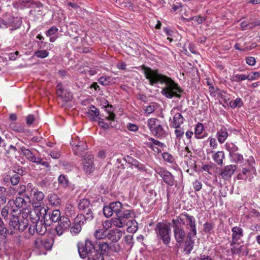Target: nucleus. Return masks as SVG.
I'll use <instances>...</instances> for the list:
<instances>
[{
	"label": "nucleus",
	"instance_id": "nucleus-28",
	"mask_svg": "<svg viewBox=\"0 0 260 260\" xmlns=\"http://www.w3.org/2000/svg\"><path fill=\"white\" fill-rule=\"evenodd\" d=\"M247 164L249 166V167L246 168H244L242 169V173L244 175H246L247 173L250 172L251 173H255L256 170L254 166V165L255 164V161L252 157H250L247 159Z\"/></svg>",
	"mask_w": 260,
	"mask_h": 260
},
{
	"label": "nucleus",
	"instance_id": "nucleus-59",
	"mask_svg": "<svg viewBox=\"0 0 260 260\" xmlns=\"http://www.w3.org/2000/svg\"><path fill=\"white\" fill-rule=\"evenodd\" d=\"M103 213L105 217H110L113 215V212L109 205L104 206L103 208Z\"/></svg>",
	"mask_w": 260,
	"mask_h": 260
},
{
	"label": "nucleus",
	"instance_id": "nucleus-2",
	"mask_svg": "<svg viewBox=\"0 0 260 260\" xmlns=\"http://www.w3.org/2000/svg\"><path fill=\"white\" fill-rule=\"evenodd\" d=\"M78 249L80 256L82 258L88 257L89 260H104V257L99 251L92 241L86 240L85 243H79Z\"/></svg>",
	"mask_w": 260,
	"mask_h": 260
},
{
	"label": "nucleus",
	"instance_id": "nucleus-10",
	"mask_svg": "<svg viewBox=\"0 0 260 260\" xmlns=\"http://www.w3.org/2000/svg\"><path fill=\"white\" fill-rule=\"evenodd\" d=\"M44 194L41 191L38 190H34L29 196V203L31 204L32 207L36 208H43L42 205L44 199Z\"/></svg>",
	"mask_w": 260,
	"mask_h": 260
},
{
	"label": "nucleus",
	"instance_id": "nucleus-19",
	"mask_svg": "<svg viewBox=\"0 0 260 260\" xmlns=\"http://www.w3.org/2000/svg\"><path fill=\"white\" fill-rule=\"evenodd\" d=\"M237 169L236 166L230 165L225 166L220 173L222 178L228 180L230 179Z\"/></svg>",
	"mask_w": 260,
	"mask_h": 260
},
{
	"label": "nucleus",
	"instance_id": "nucleus-24",
	"mask_svg": "<svg viewBox=\"0 0 260 260\" xmlns=\"http://www.w3.org/2000/svg\"><path fill=\"white\" fill-rule=\"evenodd\" d=\"M93 217V213H90V212L86 213V214L81 213L77 216L75 219V221L76 223H78L81 225L84 224V222L86 220H91L92 219Z\"/></svg>",
	"mask_w": 260,
	"mask_h": 260
},
{
	"label": "nucleus",
	"instance_id": "nucleus-13",
	"mask_svg": "<svg viewBox=\"0 0 260 260\" xmlns=\"http://www.w3.org/2000/svg\"><path fill=\"white\" fill-rule=\"evenodd\" d=\"M71 222L70 219L65 216H62V218L58 221L57 225L55 228L56 234L60 236L67 231L71 226Z\"/></svg>",
	"mask_w": 260,
	"mask_h": 260
},
{
	"label": "nucleus",
	"instance_id": "nucleus-37",
	"mask_svg": "<svg viewBox=\"0 0 260 260\" xmlns=\"http://www.w3.org/2000/svg\"><path fill=\"white\" fill-rule=\"evenodd\" d=\"M87 114L91 119L94 120L98 117L99 115H100V112L99 110L96 108L95 106L93 105H91L89 107Z\"/></svg>",
	"mask_w": 260,
	"mask_h": 260
},
{
	"label": "nucleus",
	"instance_id": "nucleus-47",
	"mask_svg": "<svg viewBox=\"0 0 260 260\" xmlns=\"http://www.w3.org/2000/svg\"><path fill=\"white\" fill-rule=\"evenodd\" d=\"M10 128L18 133H23L25 132V128L21 124L16 123H11L10 124Z\"/></svg>",
	"mask_w": 260,
	"mask_h": 260
},
{
	"label": "nucleus",
	"instance_id": "nucleus-9",
	"mask_svg": "<svg viewBox=\"0 0 260 260\" xmlns=\"http://www.w3.org/2000/svg\"><path fill=\"white\" fill-rule=\"evenodd\" d=\"M53 244L52 237L38 238L34 242V247L40 250H50Z\"/></svg>",
	"mask_w": 260,
	"mask_h": 260
},
{
	"label": "nucleus",
	"instance_id": "nucleus-48",
	"mask_svg": "<svg viewBox=\"0 0 260 260\" xmlns=\"http://www.w3.org/2000/svg\"><path fill=\"white\" fill-rule=\"evenodd\" d=\"M35 44L37 45V50H48V46H50V44L47 42L44 41H35Z\"/></svg>",
	"mask_w": 260,
	"mask_h": 260
},
{
	"label": "nucleus",
	"instance_id": "nucleus-61",
	"mask_svg": "<svg viewBox=\"0 0 260 260\" xmlns=\"http://www.w3.org/2000/svg\"><path fill=\"white\" fill-rule=\"evenodd\" d=\"M174 132L176 137L178 140H180L181 139L184 134L183 129L180 127L179 128H176Z\"/></svg>",
	"mask_w": 260,
	"mask_h": 260
},
{
	"label": "nucleus",
	"instance_id": "nucleus-21",
	"mask_svg": "<svg viewBox=\"0 0 260 260\" xmlns=\"http://www.w3.org/2000/svg\"><path fill=\"white\" fill-rule=\"evenodd\" d=\"M91 205L90 201L87 199L81 200L78 204L79 209L82 212L86 214V213H92L91 209Z\"/></svg>",
	"mask_w": 260,
	"mask_h": 260
},
{
	"label": "nucleus",
	"instance_id": "nucleus-41",
	"mask_svg": "<svg viewBox=\"0 0 260 260\" xmlns=\"http://www.w3.org/2000/svg\"><path fill=\"white\" fill-rule=\"evenodd\" d=\"M19 196L23 197L26 199V200L29 201V195L26 193V187L25 185H21L19 186V188L17 190Z\"/></svg>",
	"mask_w": 260,
	"mask_h": 260
},
{
	"label": "nucleus",
	"instance_id": "nucleus-46",
	"mask_svg": "<svg viewBox=\"0 0 260 260\" xmlns=\"http://www.w3.org/2000/svg\"><path fill=\"white\" fill-rule=\"evenodd\" d=\"M229 104L231 108L235 109L237 107H241L243 105V102L241 98H237L235 100L231 101Z\"/></svg>",
	"mask_w": 260,
	"mask_h": 260
},
{
	"label": "nucleus",
	"instance_id": "nucleus-18",
	"mask_svg": "<svg viewBox=\"0 0 260 260\" xmlns=\"http://www.w3.org/2000/svg\"><path fill=\"white\" fill-rule=\"evenodd\" d=\"M74 153L77 155H82V152L87 149V145L83 141H78L77 142L72 141L71 142Z\"/></svg>",
	"mask_w": 260,
	"mask_h": 260
},
{
	"label": "nucleus",
	"instance_id": "nucleus-23",
	"mask_svg": "<svg viewBox=\"0 0 260 260\" xmlns=\"http://www.w3.org/2000/svg\"><path fill=\"white\" fill-rule=\"evenodd\" d=\"M47 221L44 220V219H41L35 224L36 232L39 235H43L46 232L47 226L50 225V223L46 222Z\"/></svg>",
	"mask_w": 260,
	"mask_h": 260
},
{
	"label": "nucleus",
	"instance_id": "nucleus-14",
	"mask_svg": "<svg viewBox=\"0 0 260 260\" xmlns=\"http://www.w3.org/2000/svg\"><path fill=\"white\" fill-rule=\"evenodd\" d=\"M179 222L174 221V226L172 225L173 228V233L175 239L177 243H182L184 241L186 233L182 226H178Z\"/></svg>",
	"mask_w": 260,
	"mask_h": 260
},
{
	"label": "nucleus",
	"instance_id": "nucleus-20",
	"mask_svg": "<svg viewBox=\"0 0 260 260\" xmlns=\"http://www.w3.org/2000/svg\"><path fill=\"white\" fill-rule=\"evenodd\" d=\"M232 242L231 244L232 246L236 244L238 241L243 236V230L239 226H234L232 229Z\"/></svg>",
	"mask_w": 260,
	"mask_h": 260
},
{
	"label": "nucleus",
	"instance_id": "nucleus-22",
	"mask_svg": "<svg viewBox=\"0 0 260 260\" xmlns=\"http://www.w3.org/2000/svg\"><path fill=\"white\" fill-rule=\"evenodd\" d=\"M13 203L15 205L16 208L26 210V208L27 206H28V204L30 203L29 201L25 198L19 196L16 198L15 200L13 201Z\"/></svg>",
	"mask_w": 260,
	"mask_h": 260
},
{
	"label": "nucleus",
	"instance_id": "nucleus-56",
	"mask_svg": "<svg viewBox=\"0 0 260 260\" xmlns=\"http://www.w3.org/2000/svg\"><path fill=\"white\" fill-rule=\"evenodd\" d=\"M10 256L5 253L3 245L0 243V259L10 260Z\"/></svg>",
	"mask_w": 260,
	"mask_h": 260
},
{
	"label": "nucleus",
	"instance_id": "nucleus-25",
	"mask_svg": "<svg viewBox=\"0 0 260 260\" xmlns=\"http://www.w3.org/2000/svg\"><path fill=\"white\" fill-rule=\"evenodd\" d=\"M123 232L117 229L110 230L108 232V238L112 242H117L121 238Z\"/></svg>",
	"mask_w": 260,
	"mask_h": 260
},
{
	"label": "nucleus",
	"instance_id": "nucleus-33",
	"mask_svg": "<svg viewBox=\"0 0 260 260\" xmlns=\"http://www.w3.org/2000/svg\"><path fill=\"white\" fill-rule=\"evenodd\" d=\"M99 248L101 252L100 253L103 256L104 255H108L111 250L113 251L112 246H110L106 242H103L102 243H99Z\"/></svg>",
	"mask_w": 260,
	"mask_h": 260
},
{
	"label": "nucleus",
	"instance_id": "nucleus-58",
	"mask_svg": "<svg viewBox=\"0 0 260 260\" xmlns=\"http://www.w3.org/2000/svg\"><path fill=\"white\" fill-rule=\"evenodd\" d=\"M48 154L53 159H58L61 156V152L56 149L50 151Z\"/></svg>",
	"mask_w": 260,
	"mask_h": 260
},
{
	"label": "nucleus",
	"instance_id": "nucleus-57",
	"mask_svg": "<svg viewBox=\"0 0 260 260\" xmlns=\"http://www.w3.org/2000/svg\"><path fill=\"white\" fill-rule=\"evenodd\" d=\"M81 230V224L76 223L74 221V223L73 225L71 228V233L73 234H78Z\"/></svg>",
	"mask_w": 260,
	"mask_h": 260
},
{
	"label": "nucleus",
	"instance_id": "nucleus-35",
	"mask_svg": "<svg viewBox=\"0 0 260 260\" xmlns=\"http://www.w3.org/2000/svg\"><path fill=\"white\" fill-rule=\"evenodd\" d=\"M217 137L219 143L223 144L227 139L229 135L226 129L224 127L217 133Z\"/></svg>",
	"mask_w": 260,
	"mask_h": 260
},
{
	"label": "nucleus",
	"instance_id": "nucleus-42",
	"mask_svg": "<svg viewBox=\"0 0 260 260\" xmlns=\"http://www.w3.org/2000/svg\"><path fill=\"white\" fill-rule=\"evenodd\" d=\"M134 213L131 210H122V212L118 214L120 218L126 220L131 218L134 216Z\"/></svg>",
	"mask_w": 260,
	"mask_h": 260
},
{
	"label": "nucleus",
	"instance_id": "nucleus-51",
	"mask_svg": "<svg viewBox=\"0 0 260 260\" xmlns=\"http://www.w3.org/2000/svg\"><path fill=\"white\" fill-rule=\"evenodd\" d=\"M58 181L59 184L62 186L63 187H67L69 185V180L67 177L63 174H61L58 177Z\"/></svg>",
	"mask_w": 260,
	"mask_h": 260
},
{
	"label": "nucleus",
	"instance_id": "nucleus-62",
	"mask_svg": "<svg viewBox=\"0 0 260 260\" xmlns=\"http://www.w3.org/2000/svg\"><path fill=\"white\" fill-rule=\"evenodd\" d=\"M20 181V177L18 174H15L10 177V181L13 185H17Z\"/></svg>",
	"mask_w": 260,
	"mask_h": 260
},
{
	"label": "nucleus",
	"instance_id": "nucleus-30",
	"mask_svg": "<svg viewBox=\"0 0 260 260\" xmlns=\"http://www.w3.org/2000/svg\"><path fill=\"white\" fill-rule=\"evenodd\" d=\"M116 216L117 217L112 218L111 219V223L109 222L108 224H110L119 228L124 227L126 224V220L120 218L118 215Z\"/></svg>",
	"mask_w": 260,
	"mask_h": 260
},
{
	"label": "nucleus",
	"instance_id": "nucleus-16",
	"mask_svg": "<svg viewBox=\"0 0 260 260\" xmlns=\"http://www.w3.org/2000/svg\"><path fill=\"white\" fill-rule=\"evenodd\" d=\"M56 94L65 102L70 101L73 97L72 93L68 89L64 88L61 83L57 84L56 86Z\"/></svg>",
	"mask_w": 260,
	"mask_h": 260
},
{
	"label": "nucleus",
	"instance_id": "nucleus-38",
	"mask_svg": "<svg viewBox=\"0 0 260 260\" xmlns=\"http://www.w3.org/2000/svg\"><path fill=\"white\" fill-rule=\"evenodd\" d=\"M125 225L127 226V232L128 233H134L138 230V223L136 220H129L126 222Z\"/></svg>",
	"mask_w": 260,
	"mask_h": 260
},
{
	"label": "nucleus",
	"instance_id": "nucleus-63",
	"mask_svg": "<svg viewBox=\"0 0 260 260\" xmlns=\"http://www.w3.org/2000/svg\"><path fill=\"white\" fill-rule=\"evenodd\" d=\"M207 141L209 142L210 146L212 149H215L217 148L218 144L214 138L210 137L208 138Z\"/></svg>",
	"mask_w": 260,
	"mask_h": 260
},
{
	"label": "nucleus",
	"instance_id": "nucleus-50",
	"mask_svg": "<svg viewBox=\"0 0 260 260\" xmlns=\"http://www.w3.org/2000/svg\"><path fill=\"white\" fill-rule=\"evenodd\" d=\"M206 17L204 16H201L200 15L196 16H193L191 17L190 18L185 19L187 22H189L191 20H194L195 21L197 24H200L203 23V22L206 19Z\"/></svg>",
	"mask_w": 260,
	"mask_h": 260
},
{
	"label": "nucleus",
	"instance_id": "nucleus-6",
	"mask_svg": "<svg viewBox=\"0 0 260 260\" xmlns=\"http://www.w3.org/2000/svg\"><path fill=\"white\" fill-rule=\"evenodd\" d=\"M26 213H29V220L31 222V224H36L41 219L47 220V210L45 208H34V210L31 211H29L27 209Z\"/></svg>",
	"mask_w": 260,
	"mask_h": 260
},
{
	"label": "nucleus",
	"instance_id": "nucleus-4",
	"mask_svg": "<svg viewBox=\"0 0 260 260\" xmlns=\"http://www.w3.org/2000/svg\"><path fill=\"white\" fill-rule=\"evenodd\" d=\"M147 125L151 133L156 137L160 138L167 136V133L164 129L160 120L155 118L148 119Z\"/></svg>",
	"mask_w": 260,
	"mask_h": 260
},
{
	"label": "nucleus",
	"instance_id": "nucleus-55",
	"mask_svg": "<svg viewBox=\"0 0 260 260\" xmlns=\"http://www.w3.org/2000/svg\"><path fill=\"white\" fill-rule=\"evenodd\" d=\"M128 163L131 164L132 166L135 167L136 168H137L140 170L143 169V165L138 162L136 159L129 158Z\"/></svg>",
	"mask_w": 260,
	"mask_h": 260
},
{
	"label": "nucleus",
	"instance_id": "nucleus-15",
	"mask_svg": "<svg viewBox=\"0 0 260 260\" xmlns=\"http://www.w3.org/2000/svg\"><path fill=\"white\" fill-rule=\"evenodd\" d=\"M146 145L151 149L154 152L159 153L161 152V148L166 147V145L153 138H148V140L145 142Z\"/></svg>",
	"mask_w": 260,
	"mask_h": 260
},
{
	"label": "nucleus",
	"instance_id": "nucleus-36",
	"mask_svg": "<svg viewBox=\"0 0 260 260\" xmlns=\"http://www.w3.org/2000/svg\"><path fill=\"white\" fill-rule=\"evenodd\" d=\"M48 201L50 205L57 207L60 204V199L56 194L51 193L48 195Z\"/></svg>",
	"mask_w": 260,
	"mask_h": 260
},
{
	"label": "nucleus",
	"instance_id": "nucleus-40",
	"mask_svg": "<svg viewBox=\"0 0 260 260\" xmlns=\"http://www.w3.org/2000/svg\"><path fill=\"white\" fill-rule=\"evenodd\" d=\"M230 159L233 162H243V156L239 153H234L229 155Z\"/></svg>",
	"mask_w": 260,
	"mask_h": 260
},
{
	"label": "nucleus",
	"instance_id": "nucleus-7",
	"mask_svg": "<svg viewBox=\"0 0 260 260\" xmlns=\"http://www.w3.org/2000/svg\"><path fill=\"white\" fill-rule=\"evenodd\" d=\"M21 150L24 156L30 161L35 163L37 165H41L50 170V165L47 161H44L40 157H37L35 154L28 149L24 147H21Z\"/></svg>",
	"mask_w": 260,
	"mask_h": 260
},
{
	"label": "nucleus",
	"instance_id": "nucleus-26",
	"mask_svg": "<svg viewBox=\"0 0 260 260\" xmlns=\"http://www.w3.org/2000/svg\"><path fill=\"white\" fill-rule=\"evenodd\" d=\"M109 222H105L103 224V228L102 229L98 230L95 231L94 233V236L95 238L96 239H103L106 238V237L108 238V230L106 228V226L109 227V225H108Z\"/></svg>",
	"mask_w": 260,
	"mask_h": 260
},
{
	"label": "nucleus",
	"instance_id": "nucleus-29",
	"mask_svg": "<svg viewBox=\"0 0 260 260\" xmlns=\"http://www.w3.org/2000/svg\"><path fill=\"white\" fill-rule=\"evenodd\" d=\"M225 157L224 153L222 151H218L215 152L212 155L213 160L218 165H223V160Z\"/></svg>",
	"mask_w": 260,
	"mask_h": 260
},
{
	"label": "nucleus",
	"instance_id": "nucleus-44",
	"mask_svg": "<svg viewBox=\"0 0 260 260\" xmlns=\"http://www.w3.org/2000/svg\"><path fill=\"white\" fill-rule=\"evenodd\" d=\"M4 234L1 235V237L3 238H6L8 236H13L16 235L17 234V231L13 229L12 228L10 227L9 229H7L6 226L5 227V230H4Z\"/></svg>",
	"mask_w": 260,
	"mask_h": 260
},
{
	"label": "nucleus",
	"instance_id": "nucleus-12",
	"mask_svg": "<svg viewBox=\"0 0 260 260\" xmlns=\"http://www.w3.org/2000/svg\"><path fill=\"white\" fill-rule=\"evenodd\" d=\"M3 28L10 27L11 30L19 28L22 24L20 18L10 16L6 20L3 21Z\"/></svg>",
	"mask_w": 260,
	"mask_h": 260
},
{
	"label": "nucleus",
	"instance_id": "nucleus-3",
	"mask_svg": "<svg viewBox=\"0 0 260 260\" xmlns=\"http://www.w3.org/2000/svg\"><path fill=\"white\" fill-rule=\"evenodd\" d=\"M157 238L168 245L171 242V230L169 223L158 222L154 229Z\"/></svg>",
	"mask_w": 260,
	"mask_h": 260
},
{
	"label": "nucleus",
	"instance_id": "nucleus-32",
	"mask_svg": "<svg viewBox=\"0 0 260 260\" xmlns=\"http://www.w3.org/2000/svg\"><path fill=\"white\" fill-rule=\"evenodd\" d=\"M113 213H115L116 215H118L123 210L122 203L120 202H112L109 204Z\"/></svg>",
	"mask_w": 260,
	"mask_h": 260
},
{
	"label": "nucleus",
	"instance_id": "nucleus-27",
	"mask_svg": "<svg viewBox=\"0 0 260 260\" xmlns=\"http://www.w3.org/2000/svg\"><path fill=\"white\" fill-rule=\"evenodd\" d=\"M182 215L184 216L188 221V225L190 227L189 232H191L192 236H195L197 235V230L194 217L186 213L182 214Z\"/></svg>",
	"mask_w": 260,
	"mask_h": 260
},
{
	"label": "nucleus",
	"instance_id": "nucleus-45",
	"mask_svg": "<svg viewBox=\"0 0 260 260\" xmlns=\"http://www.w3.org/2000/svg\"><path fill=\"white\" fill-rule=\"evenodd\" d=\"M204 126L201 123H198L196 127H195V131H194V134L196 136V138L197 139H202L203 137L201 136V134L204 130Z\"/></svg>",
	"mask_w": 260,
	"mask_h": 260
},
{
	"label": "nucleus",
	"instance_id": "nucleus-1",
	"mask_svg": "<svg viewBox=\"0 0 260 260\" xmlns=\"http://www.w3.org/2000/svg\"><path fill=\"white\" fill-rule=\"evenodd\" d=\"M146 78L149 80L150 84L153 85L156 83L165 85L161 91V94L167 98L178 97L181 90L178 85L173 79L158 73L157 70H152L147 66H142Z\"/></svg>",
	"mask_w": 260,
	"mask_h": 260
},
{
	"label": "nucleus",
	"instance_id": "nucleus-64",
	"mask_svg": "<svg viewBox=\"0 0 260 260\" xmlns=\"http://www.w3.org/2000/svg\"><path fill=\"white\" fill-rule=\"evenodd\" d=\"M156 110V106L154 104H152L146 107L145 112L146 114H150Z\"/></svg>",
	"mask_w": 260,
	"mask_h": 260
},
{
	"label": "nucleus",
	"instance_id": "nucleus-17",
	"mask_svg": "<svg viewBox=\"0 0 260 260\" xmlns=\"http://www.w3.org/2000/svg\"><path fill=\"white\" fill-rule=\"evenodd\" d=\"M83 168L87 174H90L94 171V165L92 155L89 154L85 156L83 161Z\"/></svg>",
	"mask_w": 260,
	"mask_h": 260
},
{
	"label": "nucleus",
	"instance_id": "nucleus-53",
	"mask_svg": "<svg viewBox=\"0 0 260 260\" xmlns=\"http://www.w3.org/2000/svg\"><path fill=\"white\" fill-rule=\"evenodd\" d=\"M248 79H252V78L251 77H248L247 75L245 74H236L233 77V80L237 82L245 80L246 79L248 80Z\"/></svg>",
	"mask_w": 260,
	"mask_h": 260
},
{
	"label": "nucleus",
	"instance_id": "nucleus-52",
	"mask_svg": "<svg viewBox=\"0 0 260 260\" xmlns=\"http://www.w3.org/2000/svg\"><path fill=\"white\" fill-rule=\"evenodd\" d=\"M35 55L38 58H44L49 55L48 50H36Z\"/></svg>",
	"mask_w": 260,
	"mask_h": 260
},
{
	"label": "nucleus",
	"instance_id": "nucleus-8",
	"mask_svg": "<svg viewBox=\"0 0 260 260\" xmlns=\"http://www.w3.org/2000/svg\"><path fill=\"white\" fill-rule=\"evenodd\" d=\"M27 219H20L18 216H13L10 220L9 226L13 229L23 232L28 226Z\"/></svg>",
	"mask_w": 260,
	"mask_h": 260
},
{
	"label": "nucleus",
	"instance_id": "nucleus-5",
	"mask_svg": "<svg viewBox=\"0 0 260 260\" xmlns=\"http://www.w3.org/2000/svg\"><path fill=\"white\" fill-rule=\"evenodd\" d=\"M181 108L178 106L174 107L171 111L173 118H170V126L173 128H179L184 122V117L180 113Z\"/></svg>",
	"mask_w": 260,
	"mask_h": 260
},
{
	"label": "nucleus",
	"instance_id": "nucleus-39",
	"mask_svg": "<svg viewBox=\"0 0 260 260\" xmlns=\"http://www.w3.org/2000/svg\"><path fill=\"white\" fill-rule=\"evenodd\" d=\"M47 218L48 217L53 222H56L60 220V218H62V216H60V212L58 210H53L51 214H47Z\"/></svg>",
	"mask_w": 260,
	"mask_h": 260
},
{
	"label": "nucleus",
	"instance_id": "nucleus-31",
	"mask_svg": "<svg viewBox=\"0 0 260 260\" xmlns=\"http://www.w3.org/2000/svg\"><path fill=\"white\" fill-rule=\"evenodd\" d=\"M192 234L191 232H189L187 234V240L185 241V250L188 254L190 253L193 249L194 241L191 239Z\"/></svg>",
	"mask_w": 260,
	"mask_h": 260
},
{
	"label": "nucleus",
	"instance_id": "nucleus-54",
	"mask_svg": "<svg viewBox=\"0 0 260 260\" xmlns=\"http://www.w3.org/2000/svg\"><path fill=\"white\" fill-rule=\"evenodd\" d=\"M162 157L164 160L168 163L173 164L175 162L173 156L168 152H164L162 154Z\"/></svg>",
	"mask_w": 260,
	"mask_h": 260
},
{
	"label": "nucleus",
	"instance_id": "nucleus-60",
	"mask_svg": "<svg viewBox=\"0 0 260 260\" xmlns=\"http://www.w3.org/2000/svg\"><path fill=\"white\" fill-rule=\"evenodd\" d=\"M58 31V29L56 26H53L45 31V35L47 37H50L56 34Z\"/></svg>",
	"mask_w": 260,
	"mask_h": 260
},
{
	"label": "nucleus",
	"instance_id": "nucleus-49",
	"mask_svg": "<svg viewBox=\"0 0 260 260\" xmlns=\"http://www.w3.org/2000/svg\"><path fill=\"white\" fill-rule=\"evenodd\" d=\"M30 0H18L13 3V7L16 9H23L26 7L25 3H28Z\"/></svg>",
	"mask_w": 260,
	"mask_h": 260
},
{
	"label": "nucleus",
	"instance_id": "nucleus-34",
	"mask_svg": "<svg viewBox=\"0 0 260 260\" xmlns=\"http://www.w3.org/2000/svg\"><path fill=\"white\" fill-rule=\"evenodd\" d=\"M26 238H22L19 235H16L14 237L13 242L14 244L19 247H25L27 246L28 243L25 242V240Z\"/></svg>",
	"mask_w": 260,
	"mask_h": 260
},
{
	"label": "nucleus",
	"instance_id": "nucleus-11",
	"mask_svg": "<svg viewBox=\"0 0 260 260\" xmlns=\"http://www.w3.org/2000/svg\"><path fill=\"white\" fill-rule=\"evenodd\" d=\"M155 172L158 174L162 179L164 182L169 186H173L175 180L173 175L167 170L157 167L155 169Z\"/></svg>",
	"mask_w": 260,
	"mask_h": 260
},
{
	"label": "nucleus",
	"instance_id": "nucleus-43",
	"mask_svg": "<svg viewBox=\"0 0 260 260\" xmlns=\"http://www.w3.org/2000/svg\"><path fill=\"white\" fill-rule=\"evenodd\" d=\"M225 148L229 151V155L236 152L238 150V147L233 143H226Z\"/></svg>",
	"mask_w": 260,
	"mask_h": 260
}]
</instances>
